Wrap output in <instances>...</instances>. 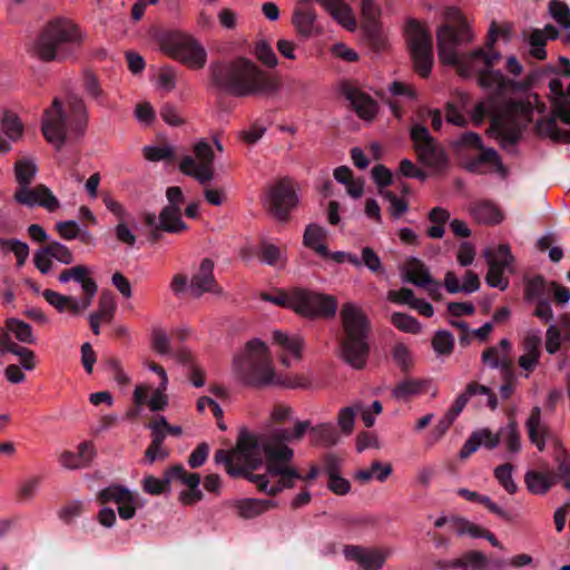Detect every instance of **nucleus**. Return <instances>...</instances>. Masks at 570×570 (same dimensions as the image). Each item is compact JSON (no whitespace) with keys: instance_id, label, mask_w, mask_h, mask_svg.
I'll return each instance as SVG.
<instances>
[{"instance_id":"f257e3e1","label":"nucleus","mask_w":570,"mask_h":570,"mask_svg":"<svg viewBox=\"0 0 570 570\" xmlns=\"http://www.w3.org/2000/svg\"><path fill=\"white\" fill-rule=\"evenodd\" d=\"M495 90L475 105L471 118L475 125L490 117L488 135L495 138L501 148L509 150L520 141L522 130L532 121L534 107L529 99H501Z\"/></svg>"},{"instance_id":"f03ea898","label":"nucleus","mask_w":570,"mask_h":570,"mask_svg":"<svg viewBox=\"0 0 570 570\" xmlns=\"http://www.w3.org/2000/svg\"><path fill=\"white\" fill-rule=\"evenodd\" d=\"M213 85L226 95L244 97H269L279 88V79L259 68L245 57L225 62H214L209 67Z\"/></svg>"},{"instance_id":"7ed1b4c3","label":"nucleus","mask_w":570,"mask_h":570,"mask_svg":"<svg viewBox=\"0 0 570 570\" xmlns=\"http://www.w3.org/2000/svg\"><path fill=\"white\" fill-rule=\"evenodd\" d=\"M259 458H265L267 478L278 476L275 483L269 482L268 495H276L284 489H292L296 479L301 478L299 472L291 462L294 451L286 444L292 441L291 430L279 428L268 434L255 435Z\"/></svg>"},{"instance_id":"20e7f679","label":"nucleus","mask_w":570,"mask_h":570,"mask_svg":"<svg viewBox=\"0 0 570 570\" xmlns=\"http://www.w3.org/2000/svg\"><path fill=\"white\" fill-rule=\"evenodd\" d=\"M234 367L242 381L250 386L283 385L291 389L305 387L303 377L281 381L276 377L267 345L259 338L249 340L244 351L234 357Z\"/></svg>"},{"instance_id":"39448f33","label":"nucleus","mask_w":570,"mask_h":570,"mask_svg":"<svg viewBox=\"0 0 570 570\" xmlns=\"http://www.w3.org/2000/svg\"><path fill=\"white\" fill-rule=\"evenodd\" d=\"M215 463H224L226 472L232 478H244L254 483L257 490L268 494L269 479L267 474L253 473L262 465L257 443L254 434L242 431L238 435L236 445L232 450H217L214 455Z\"/></svg>"},{"instance_id":"423d86ee","label":"nucleus","mask_w":570,"mask_h":570,"mask_svg":"<svg viewBox=\"0 0 570 570\" xmlns=\"http://www.w3.org/2000/svg\"><path fill=\"white\" fill-rule=\"evenodd\" d=\"M344 336L340 343V357L354 370H362L370 355V321L355 303H344L341 308Z\"/></svg>"},{"instance_id":"0eeeda50","label":"nucleus","mask_w":570,"mask_h":570,"mask_svg":"<svg viewBox=\"0 0 570 570\" xmlns=\"http://www.w3.org/2000/svg\"><path fill=\"white\" fill-rule=\"evenodd\" d=\"M79 29L69 20L49 21L32 42L29 52L43 62L62 61L81 43Z\"/></svg>"},{"instance_id":"6e6552de","label":"nucleus","mask_w":570,"mask_h":570,"mask_svg":"<svg viewBox=\"0 0 570 570\" xmlns=\"http://www.w3.org/2000/svg\"><path fill=\"white\" fill-rule=\"evenodd\" d=\"M69 122L63 111L62 104L55 98L51 107L45 111L41 129L48 142L61 148L67 139V130L77 135H83L88 124V110L82 98L71 96L68 99Z\"/></svg>"},{"instance_id":"1a4fd4ad","label":"nucleus","mask_w":570,"mask_h":570,"mask_svg":"<svg viewBox=\"0 0 570 570\" xmlns=\"http://www.w3.org/2000/svg\"><path fill=\"white\" fill-rule=\"evenodd\" d=\"M58 281L60 284H68L73 281L80 285L83 293L81 298H76L52 289H45L41 293L43 298L59 313L68 312L70 315L76 316L85 312L92 304L98 292V285L90 276V269L88 266L80 264L65 268L59 273Z\"/></svg>"},{"instance_id":"9d476101","label":"nucleus","mask_w":570,"mask_h":570,"mask_svg":"<svg viewBox=\"0 0 570 570\" xmlns=\"http://www.w3.org/2000/svg\"><path fill=\"white\" fill-rule=\"evenodd\" d=\"M445 19L455 24H443L436 31V46L441 63L455 66L462 69V59L456 47L462 43L471 42L473 33L462 17L459 9L450 7L445 10Z\"/></svg>"},{"instance_id":"9b49d317","label":"nucleus","mask_w":570,"mask_h":570,"mask_svg":"<svg viewBox=\"0 0 570 570\" xmlns=\"http://www.w3.org/2000/svg\"><path fill=\"white\" fill-rule=\"evenodd\" d=\"M160 48L170 58L193 70L203 69L207 62V51L191 35L171 31L160 38Z\"/></svg>"},{"instance_id":"f8f14e48","label":"nucleus","mask_w":570,"mask_h":570,"mask_svg":"<svg viewBox=\"0 0 570 570\" xmlns=\"http://www.w3.org/2000/svg\"><path fill=\"white\" fill-rule=\"evenodd\" d=\"M501 53L499 51H494L490 49L489 52H485L483 48H479L473 50L468 57V62L473 63L476 60L482 59L485 69L479 71V83L484 89H493L498 94H505L508 91H513L520 88L517 81L508 79L500 70H491V68L501 60ZM462 59V69L460 67L459 71L462 76H468V71H465V58L460 57Z\"/></svg>"},{"instance_id":"ddd939ff","label":"nucleus","mask_w":570,"mask_h":570,"mask_svg":"<svg viewBox=\"0 0 570 570\" xmlns=\"http://www.w3.org/2000/svg\"><path fill=\"white\" fill-rule=\"evenodd\" d=\"M410 139L417 161L435 173L443 171L449 165L444 147L430 134L422 124H414L409 130Z\"/></svg>"},{"instance_id":"4468645a","label":"nucleus","mask_w":570,"mask_h":570,"mask_svg":"<svg viewBox=\"0 0 570 570\" xmlns=\"http://www.w3.org/2000/svg\"><path fill=\"white\" fill-rule=\"evenodd\" d=\"M405 37L415 71L423 78L430 76L433 66L432 37L415 19H409Z\"/></svg>"},{"instance_id":"2eb2a0df","label":"nucleus","mask_w":570,"mask_h":570,"mask_svg":"<svg viewBox=\"0 0 570 570\" xmlns=\"http://www.w3.org/2000/svg\"><path fill=\"white\" fill-rule=\"evenodd\" d=\"M337 299L333 295L309 288L294 287L293 312L302 317L309 320L332 318L337 312Z\"/></svg>"},{"instance_id":"dca6fc26","label":"nucleus","mask_w":570,"mask_h":570,"mask_svg":"<svg viewBox=\"0 0 570 570\" xmlns=\"http://www.w3.org/2000/svg\"><path fill=\"white\" fill-rule=\"evenodd\" d=\"M193 156H185L179 163V170L205 185L214 179V151L205 139H199L193 146Z\"/></svg>"},{"instance_id":"f3484780","label":"nucleus","mask_w":570,"mask_h":570,"mask_svg":"<svg viewBox=\"0 0 570 570\" xmlns=\"http://www.w3.org/2000/svg\"><path fill=\"white\" fill-rule=\"evenodd\" d=\"M298 197L288 178L276 181L268 191L266 206L279 222H286L289 212L296 207Z\"/></svg>"},{"instance_id":"a211bd4d","label":"nucleus","mask_w":570,"mask_h":570,"mask_svg":"<svg viewBox=\"0 0 570 570\" xmlns=\"http://www.w3.org/2000/svg\"><path fill=\"white\" fill-rule=\"evenodd\" d=\"M401 276L403 282L424 288L432 299H441V284L432 277L430 268L420 258L409 257L401 267Z\"/></svg>"},{"instance_id":"6ab92c4d","label":"nucleus","mask_w":570,"mask_h":570,"mask_svg":"<svg viewBox=\"0 0 570 570\" xmlns=\"http://www.w3.org/2000/svg\"><path fill=\"white\" fill-rule=\"evenodd\" d=\"M340 89L361 119L372 121L376 117L379 105L370 95L362 91L351 81L342 82Z\"/></svg>"},{"instance_id":"aec40b11","label":"nucleus","mask_w":570,"mask_h":570,"mask_svg":"<svg viewBox=\"0 0 570 570\" xmlns=\"http://www.w3.org/2000/svg\"><path fill=\"white\" fill-rule=\"evenodd\" d=\"M98 500L101 503L114 502L118 505V514L122 520H130L136 515V497L121 485H110L98 493Z\"/></svg>"},{"instance_id":"412c9836","label":"nucleus","mask_w":570,"mask_h":570,"mask_svg":"<svg viewBox=\"0 0 570 570\" xmlns=\"http://www.w3.org/2000/svg\"><path fill=\"white\" fill-rule=\"evenodd\" d=\"M13 198L18 204L28 207L40 206L51 213L59 208L57 197L45 185H38L35 188H30V186L18 188Z\"/></svg>"},{"instance_id":"4be33fe9","label":"nucleus","mask_w":570,"mask_h":570,"mask_svg":"<svg viewBox=\"0 0 570 570\" xmlns=\"http://www.w3.org/2000/svg\"><path fill=\"white\" fill-rule=\"evenodd\" d=\"M214 262L210 258H204L197 272L191 276L189 289L194 297H200L205 293L222 294L214 276Z\"/></svg>"},{"instance_id":"5701e85b","label":"nucleus","mask_w":570,"mask_h":570,"mask_svg":"<svg viewBox=\"0 0 570 570\" xmlns=\"http://www.w3.org/2000/svg\"><path fill=\"white\" fill-rule=\"evenodd\" d=\"M512 345L508 338H502L498 346H490L481 354V361L490 368H499L505 376L512 375Z\"/></svg>"},{"instance_id":"b1692460","label":"nucleus","mask_w":570,"mask_h":570,"mask_svg":"<svg viewBox=\"0 0 570 570\" xmlns=\"http://www.w3.org/2000/svg\"><path fill=\"white\" fill-rule=\"evenodd\" d=\"M344 556L346 559L355 561L363 570H381L387 553L361 546H346Z\"/></svg>"},{"instance_id":"393cba45","label":"nucleus","mask_w":570,"mask_h":570,"mask_svg":"<svg viewBox=\"0 0 570 570\" xmlns=\"http://www.w3.org/2000/svg\"><path fill=\"white\" fill-rule=\"evenodd\" d=\"M541 331L540 330H529L522 340L521 347L524 352L521 356H519V365L527 372H532L540 360L541 356Z\"/></svg>"},{"instance_id":"a878e982","label":"nucleus","mask_w":570,"mask_h":570,"mask_svg":"<svg viewBox=\"0 0 570 570\" xmlns=\"http://www.w3.org/2000/svg\"><path fill=\"white\" fill-rule=\"evenodd\" d=\"M302 2H313V0H301ZM320 3L332 18L348 31L356 28V21L350 6L342 0H314Z\"/></svg>"},{"instance_id":"bb28decb","label":"nucleus","mask_w":570,"mask_h":570,"mask_svg":"<svg viewBox=\"0 0 570 570\" xmlns=\"http://www.w3.org/2000/svg\"><path fill=\"white\" fill-rule=\"evenodd\" d=\"M96 455L95 446L91 442H82L78 445V452L65 451L59 458L60 464L69 470L82 469L88 466Z\"/></svg>"},{"instance_id":"cd10ccee","label":"nucleus","mask_w":570,"mask_h":570,"mask_svg":"<svg viewBox=\"0 0 570 570\" xmlns=\"http://www.w3.org/2000/svg\"><path fill=\"white\" fill-rule=\"evenodd\" d=\"M462 570H503L507 567L504 560H489L488 557L476 550L465 552L460 558Z\"/></svg>"},{"instance_id":"c85d7f7f","label":"nucleus","mask_w":570,"mask_h":570,"mask_svg":"<svg viewBox=\"0 0 570 570\" xmlns=\"http://www.w3.org/2000/svg\"><path fill=\"white\" fill-rule=\"evenodd\" d=\"M469 213L476 223L482 225H498L504 218L502 210L490 200H481L472 204L469 208Z\"/></svg>"},{"instance_id":"c756f323","label":"nucleus","mask_w":570,"mask_h":570,"mask_svg":"<svg viewBox=\"0 0 570 570\" xmlns=\"http://www.w3.org/2000/svg\"><path fill=\"white\" fill-rule=\"evenodd\" d=\"M292 23L302 38L308 39L318 33L314 9L296 8L293 12Z\"/></svg>"},{"instance_id":"7c9ffc66","label":"nucleus","mask_w":570,"mask_h":570,"mask_svg":"<svg viewBox=\"0 0 570 570\" xmlns=\"http://www.w3.org/2000/svg\"><path fill=\"white\" fill-rule=\"evenodd\" d=\"M524 483L530 493L542 495L557 484V474L552 471H527L524 474Z\"/></svg>"},{"instance_id":"2f4dec72","label":"nucleus","mask_w":570,"mask_h":570,"mask_svg":"<svg viewBox=\"0 0 570 570\" xmlns=\"http://www.w3.org/2000/svg\"><path fill=\"white\" fill-rule=\"evenodd\" d=\"M237 514L243 519H253L277 507L274 500L240 499L234 503Z\"/></svg>"},{"instance_id":"473e14b6","label":"nucleus","mask_w":570,"mask_h":570,"mask_svg":"<svg viewBox=\"0 0 570 570\" xmlns=\"http://www.w3.org/2000/svg\"><path fill=\"white\" fill-rule=\"evenodd\" d=\"M525 428L528 430L530 441L540 452H542L546 448L548 429L541 422V409L539 406H534L531 410L530 416L525 422Z\"/></svg>"},{"instance_id":"72a5a7b5","label":"nucleus","mask_w":570,"mask_h":570,"mask_svg":"<svg viewBox=\"0 0 570 570\" xmlns=\"http://www.w3.org/2000/svg\"><path fill=\"white\" fill-rule=\"evenodd\" d=\"M158 227L171 234L186 230L187 225L181 219V208L165 206L158 217Z\"/></svg>"},{"instance_id":"f704fd0d","label":"nucleus","mask_w":570,"mask_h":570,"mask_svg":"<svg viewBox=\"0 0 570 570\" xmlns=\"http://www.w3.org/2000/svg\"><path fill=\"white\" fill-rule=\"evenodd\" d=\"M550 294V283L542 275L524 278L523 297L528 303L544 299Z\"/></svg>"},{"instance_id":"c9c22d12","label":"nucleus","mask_w":570,"mask_h":570,"mask_svg":"<svg viewBox=\"0 0 570 570\" xmlns=\"http://www.w3.org/2000/svg\"><path fill=\"white\" fill-rule=\"evenodd\" d=\"M325 232L316 224H308L303 235V244L323 258H328L330 252L324 243Z\"/></svg>"},{"instance_id":"e433bc0d","label":"nucleus","mask_w":570,"mask_h":570,"mask_svg":"<svg viewBox=\"0 0 570 570\" xmlns=\"http://www.w3.org/2000/svg\"><path fill=\"white\" fill-rule=\"evenodd\" d=\"M535 131L540 137L550 138L556 142H570V130L560 129L554 116L538 120L535 124Z\"/></svg>"},{"instance_id":"4c0bfd02","label":"nucleus","mask_w":570,"mask_h":570,"mask_svg":"<svg viewBox=\"0 0 570 570\" xmlns=\"http://www.w3.org/2000/svg\"><path fill=\"white\" fill-rule=\"evenodd\" d=\"M484 256L488 258L489 271L485 276V282L490 287L500 288L504 291L509 281L503 276L504 269L508 267L504 264H501L499 259L493 258L490 249H487Z\"/></svg>"},{"instance_id":"58836bf2","label":"nucleus","mask_w":570,"mask_h":570,"mask_svg":"<svg viewBox=\"0 0 570 570\" xmlns=\"http://www.w3.org/2000/svg\"><path fill=\"white\" fill-rule=\"evenodd\" d=\"M426 382L422 380L407 379L399 382L392 389V396L399 401H406L425 392Z\"/></svg>"},{"instance_id":"ea45409f","label":"nucleus","mask_w":570,"mask_h":570,"mask_svg":"<svg viewBox=\"0 0 570 570\" xmlns=\"http://www.w3.org/2000/svg\"><path fill=\"white\" fill-rule=\"evenodd\" d=\"M338 438L332 423H321L311 428V442L314 445L333 446L337 443Z\"/></svg>"},{"instance_id":"a19ab883","label":"nucleus","mask_w":570,"mask_h":570,"mask_svg":"<svg viewBox=\"0 0 570 570\" xmlns=\"http://www.w3.org/2000/svg\"><path fill=\"white\" fill-rule=\"evenodd\" d=\"M258 257L262 263L283 269L287 263V256L284 250L271 243H263L259 247Z\"/></svg>"},{"instance_id":"79ce46f5","label":"nucleus","mask_w":570,"mask_h":570,"mask_svg":"<svg viewBox=\"0 0 570 570\" xmlns=\"http://www.w3.org/2000/svg\"><path fill=\"white\" fill-rule=\"evenodd\" d=\"M14 177L19 188L29 187L33 181L38 167L31 158H22L14 163Z\"/></svg>"},{"instance_id":"37998d69","label":"nucleus","mask_w":570,"mask_h":570,"mask_svg":"<svg viewBox=\"0 0 570 570\" xmlns=\"http://www.w3.org/2000/svg\"><path fill=\"white\" fill-rule=\"evenodd\" d=\"M273 341L274 343L286 350L288 353H291L294 358H302V350L304 346V340L302 336H289L282 331H274Z\"/></svg>"},{"instance_id":"c03bdc74","label":"nucleus","mask_w":570,"mask_h":570,"mask_svg":"<svg viewBox=\"0 0 570 570\" xmlns=\"http://www.w3.org/2000/svg\"><path fill=\"white\" fill-rule=\"evenodd\" d=\"M375 470H380V473L376 474V480L380 482H384L392 474V464L391 463H382L380 461H373L371 463L370 469H361L354 473V479L360 481L361 483H367L372 479H374Z\"/></svg>"},{"instance_id":"a18cd8bd","label":"nucleus","mask_w":570,"mask_h":570,"mask_svg":"<svg viewBox=\"0 0 570 570\" xmlns=\"http://www.w3.org/2000/svg\"><path fill=\"white\" fill-rule=\"evenodd\" d=\"M83 87L87 95L99 106L112 109L114 106L108 101L106 92L102 90L95 73L88 71L83 76Z\"/></svg>"},{"instance_id":"49530a36","label":"nucleus","mask_w":570,"mask_h":570,"mask_svg":"<svg viewBox=\"0 0 570 570\" xmlns=\"http://www.w3.org/2000/svg\"><path fill=\"white\" fill-rule=\"evenodd\" d=\"M362 29L365 38L368 40L373 49L382 50L385 47L386 38L383 33L381 23L376 19L365 20Z\"/></svg>"},{"instance_id":"de8ad7c7","label":"nucleus","mask_w":570,"mask_h":570,"mask_svg":"<svg viewBox=\"0 0 570 570\" xmlns=\"http://www.w3.org/2000/svg\"><path fill=\"white\" fill-rule=\"evenodd\" d=\"M431 345L438 356H449L454 350V337L446 330H439L434 333Z\"/></svg>"},{"instance_id":"09e8293b","label":"nucleus","mask_w":570,"mask_h":570,"mask_svg":"<svg viewBox=\"0 0 570 570\" xmlns=\"http://www.w3.org/2000/svg\"><path fill=\"white\" fill-rule=\"evenodd\" d=\"M554 461L558 464L557 483L561 481L564 489L570 490V453L561 444L558 445Z\"/></svg>"},{"instance_id":"8fccbe9b","label":"nucleus","mask_w":570,"mask_h":570,"mask_svg":"<svg viewBox=\"0 0 570 570\" xmlns=\"http://www.w3.org/2000/svg\"><path fill=\"white\" fill-rule=\"evenodd\" d=\"M1 132L4 134L10 141H17L23 132V125L19 117L12 112H6L1 121Z\"/></svg>"},{"instance_id":"3c124183","label":"nucleus","mask_w":570,"mask_h":570,"mask_svg":"<svg viewBox=\"0 0 570 570\" xmlns=\"http://www.w3.org/2000/svg\"><path fill=\"white\" fill-rule=\"evenodd\" d=\"M391 323L404 333L417 334L422 330L420 322L414 316L401 312L391 315Z\"/></svg>"},{"instance_id":"603ef678","label":"nucleus","mask_w":570,"mask_h":570,"mask_svg":"<svg viewBox=\"0 0 570 570\" xmlns=\"http://www.w3.org/2000/svg\"><path fill=\"white\" fill-rule=\"evenodd\" d=\"M7 330L14 335V337L22 343L32 344L35 343V336L32 334L31 326L20 320L10 318L7 321Z\"/></svg>"},{"instance_id":"864d4df0","label":"nucleus","mask_w":570,"mask_h":570,"mask_svg":"<svg viewBox=\"0 0 570 570\" xmlns=\"http://www.w3.org/2000/svg\"><path fill=\"white\" fill-rule=\"evenodd\" d=\"M142 490L150 495H160L170 492V482L166 472L163 478L147 475L142 480Z\"/></svg>"},{"instance_id":"5fc2aeb1","label":"nucleus","mask_w":570,"mask_h":570,"mask_svg":"<svg viewBox=\"0 0 570 570\" xmlns=\"http://www.w3.org/2000/svg\"><path fill=\"white\" fill-rule=\"evenodd\" d=\"M452 528L459 537L470 535L471 538H482L485 529L461 517L450 519Z\"/></svg>"},{"instance_id":"6e6d98bb","label":"nucleus","mask_w":570,"mask_h":570,"mask_svg":"<svg viewBox=\"0 0 570 570\" xmlns=\"http://www.w3.org/2000/svg\"><path fill=\"white\" fill-rule=\"evenodd\" d=\"M512 471L513 465L511 463H504L494 469L495 479L509 494H514L518 490V485L512 478Z\"/></svg>"},{"instance_id":"4d7b16f0","label":"nucleus","mask_w":570,"mask_h":570,"mask_svg":"<svg viewBox=\"0 0 570 570\" xmlns=\"http://www.w3.org/2000/svg\"><path fill=\"white\" fill-rule=\"evenodd\" d=\"M503 440L507 449L515 454L521 449L520 433L515 422H510L505 428L500 430V440Z\"/></svg>"},{"instance_id":"13d9d810","label":"nucleus","mask_w":570,"mask_h":570,"mask_svg":"<svg viewBox=\"0 0 570 570\" xmlns=\"http://www.w3.org/2000/svg\"><path fill=\"white\" fill-rule=\"evenodd\" d=\"M358 411H361L360 403L340 410L337 415V424L344 434L350 435L353 432L355 416Z\"/></svg>"},{"instance_id":"bf43d9fd","label":"nucleus","mask_w":570,"mask_h":570,"mask_svg":"<svg viewBox=\"0 0 570 570\" xmlns=\"http://www.w3.org/2000/svg\"><path fill=\"white\" fill-rule=\"evenodd\" d=\"M142 154L149 161L173 160L175 158V148L170 145L145 146Z\"/></svg>"},{"instance_id":"052dcab7","label":"nucleus","mask_w":570,"mask_h":570,"mask_svg":"<svg viewBox=\"0 0 570 570\" xmlns=\"http://www.w3.org/2000/svg\"><path fill=\"white\" fill-rule=\"evenodd\" d=\"M115 301L111 294L102 293L99 297L98 308L90 316H97L98 320L110 323L115 314Z\"/></svg>"},{"instance_id":"680f3d73","label":"nucleus","mask_w":570,"mask_h":570,"mask_svg":"<svg viewBox=\"0 0 570 570\" xmlns=\"http://www.w3.org/2000/svg\"><path fill=\"white\" fill-rule=\"evenodd\" d=\"M254 53L257 60H259L266 67L274 68L278 63V59L273 48L265 40H261L256 43Z\"/></svg>"},{"instance_id":"e2e57ef3","label":"nucleus","mask_w":570,"mask_h":570,"mask_svg":"<svg viewBox=\"0 0 570 570\" xmlns=\"http://www.w3.org/2000/svg\"><path fill=\"white\" fill-rule=\"evenodd\" d=\"M46 247L52 259H56L63 265H70L73 263L75 256L70 248L65 244L59 242H51Z\"/></svg>"},{"instance_id":"0e129e2a","label":"nucleus","mask_w":570,"mask_h":570,"mask_svg":"<svg viewBox=\"0 0 570 570\" xmlns=\"http://www.w3.org/2000/svg\"><path fill=\"white\" fill-rule=\"evenodd\" d=\"M546 43H547V37L544 36L543 31L540 29H534L530 37H529V45L531 47L530 53L532 57L539 60H543L547 58L546 52Z\"/></svg>"},{"instance_id":"69168bd1","label":"nucleus","mask_w":570,"mask_h":570,"mask_svg":"<svg viewBox=\"0 0 570 570\" xmlns=\"http://www.w3.org/2000/svg\"><path fill=\"white\" fill-rule=\"evenodd\" d=\"M552 18L564 29H570V9L561 1H552L549 4Z\"/></svg>"},{"instance_id":"338daca9","label":"nucleus","mask_w":570,"mask_h":570,"mask_svg":"<svg viewBox=\"0 0 570 570\" xmlns=\"http://www.w3.org/2000/svg\"><path fill=\"white\" fill-rule=\"evenodd\" d=\"M382 196L390 202V213L395 219H399L409 210V204L404 198H399L393 191L386 190L381 193Z\"/></svg>"},{"instance_id":"774afa93","label":"nucleus","mask_w":570,"mask_h":570,"mask_svg":"<svg viewBox=\"0 0 570 570\" xmlns=\"http://www.w3.org/2000/svg\"><path fill=\"white\" fill-rule=\"evenodd\" d=\"M392 357L402 372H407L412 367V356L403 343H397L392 348Z\"/></svg>"}]
</instances>
